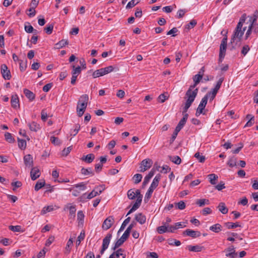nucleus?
I'll return each mask as SVG.
<instances>
[{
	"label": "nucleus",
	"instance_id": "obj_51",
	"mask_svg": "<svg viewBox=\"0 0 258 258\" xmlns=\"http://www.w3.org/2000/svg\"><path fill=\"white\" fill-rule=\"evenodd\" d=\"M53 29V25L52 24H49L44 29V31L47 34H51L52 32Z\"/></svg>",
	"mask_w": 258,
	"mask_h": 258
},
{
	"label": "nucleus",
	"instance_id": "obj_57",
	"mask_svg": "<svg viewBox=\"0 0 258 258\" xmlns=\"http://www.w3.org/2000/svg\"><path fill=\"white\" fill-rule=\"evenodd\" d=\"M104 74L105 75L113 71L114 67L112 66H109L104 68H102Z\"/></svg>",
	"mask_w": 258,
	"mask_h": 258
},
{
	"label": "nucleus",
	"instance_id": "obj_48",
	"mask_svg": "<svg viewBox=\"0 0 258 258\" xmlns=\"http://www.w3.org/2000/svg\"><path fill=\"white\" fill-rule=\"evenodd\" d=\"M9 229L14 232H23L22 230V227L20 225L13 226L10 225L9 226Z\"/></svg>",
	"mask_w": 258,
	"mask_h": 258
},
{
	"label": "nucleus",
	"instance_id": "obj_45",
	"mask_svg": "<svg viewBox=\"0 0 258 258\" xmlns=\"http://www.w3.org/2000/svg\"><path fill=\"white\" fill-rule=\"evenodd\" d=\"M104 75H105L103 73L102 68L94 71L92 74V76L94 78H98Z\"/></svg>",
	"mask_w": 258,
	"mask_h": 258
},
{
	"label": "nucleus",
	"instance_id": "obj_25",
	"mask_svg": "<svg viewBox=\"0 0 258 258\" xmlns=\"http://www.w3.org/2000/svg\"><path fill=\"white\" fill-rule=\"evenodd\" d=\"M24 93L26 97L30 101H33L35 97V95L32 91L27 89H24Z\"/></svg>",
	"mask_w": 258,
	"mask_h": 258
},
{
	"label": "nucleus",
	"instance_id": "obj_9",
	"mask_svg": "<svg viewBox=\"0 0 258 258\" xmlns=\"http://www.w3.org/2000/svg\"><path fill=\"white\" fill-rule=\"evenodd\" d=\"M114 222V218L112 216L107 217L103 222L102 228L103 230H107L109 229L113 225Z\"/></svg>",
	"mask_w": 258,
	"mask_h": 258
},
{
	"label": "nucleus",
	"instance_id": "obj_39",
	"mask_svg": "<svg viewBox=\"0 0 258 258\" xmlns=\"http://www.w3.org/2000/svg\"><path fill=\"white\" fill-rule=\"evenodd\" d=\"M45 185V182L44 180H39L36 182L34 189L36 191H38Z\"/></svg>",
	"mask_w": 258,
	"mask_h": 258
},
{
	"label": "nucleus",
	"instance_id": "obj_53",
	"mask_svg": "<svg viewBox=\"0 0 258 258\" xmlns=\"http://www.w3.org/2000/svg\"><path fill=\"white\" fill-rule=\"evenodd\" d=\"M53 210L52 206H48L44 207L41 212V215H44L47 212L52 211Z\"/></svg>",
	"mask_w": 258,
	"mask_h": 258
},
{
	"label": "nucleus",
	"instance_id": "obj_43",
	"mask_svg": "<svg viewBox=\"0 0 258 258\" xmlns=\"http://www.w3.org/2000/svg\"><path fill=\"white\" fill-rule=\"evenodd\" d=\"M169 158L171 161L173 162L174 163L176 164H179L181 163V158L178 156H169Z\"/></svg>",
	"mask_w": 258,
	"mask_h": 258
},
{
	"label": "nucleus",
	"instance_id": "obj_16",
	"mask_svg": "<svg viewBox=\"0 0 258 258\" xmlns=\"http://www.w3.org/2000/svg\"><path fill=\"white\" fill-rule=\"evenodd\" d=\"M11 103L12 107L13 108L16 109L17 107L20 108L19 99L17 94L12 96Z\"/></svg>",
	"mask_w": 258,
	"mask_h": 258
},
{
	"label": "nucleus",
	"instance_id": "obj_35",
	"mask_svg": "<svg viewBox=\"0 0 258 258\" xmlns=\"http://www.w3.org/2000/svg\"><path fill=\"white\" fill-rule=\"evenodd\" d=\"M5 140L9 143H13L15 142L14 138L12 136V134L8 132H6L5 134Z\"/></svg>",
	"mask_w": 258,
	"mask_h": 258
},
{
	"label": "nucleus",
	"instance_id": "obj_28",
	"mask_svg": "<svg viewBox=\"0 0 258 258\" xmlns=\"http://www.w3.org/2000/svg\"><path fill=\"white\" fill-rule=\"evenodd\" d=\"M217 208L219 211L223 214H226L228 212V209L225 206V204L224 203H220Z\"/></svg>",
	"mask_w": 258,
	"mask_h": 258
},
{
	"label": "nucleus",
	"instance_id": "obj_64",
	"mask_svg": "<svg viewBox=\"0 0 258 258\" xmlns=\"http://www.w3.org/2000/svg\"><path fill=\"white\" fill-rule=\"evenodd\" d=\"M80 129V125L79 124H75V129L71 132V136H75L78 133Z\"/></svg>",
	"mask_w": 258,
	"mask_h": 258
},
{
	"label": "nucleus",
	"instance_id": "obj_47",
	"mask_svg": "<svg viewBox=\"0 0 258 258\" xmlns=\"http://www.w3.org/2000/svg\"><path fill=\"white\" fill-rule=\"evenodd\" d=\"M175 207L176 209L179 210H183L185 208L186 205L185 203L183 201H180L178 203H174Z\"/></svg>",
	"mask_w": 258,
	"mask_h": 258
},
{
	"label": "nucleus",
	"instance_id": "obj_49",
	"mask_svg": "<svg viewBox=\"0 0 258 258\" xmlns=\"http://www.w3.org/2000/svg\"><path fill=\"white\" fill-rule=\"evenodd\" d=\"M236 158L235 157L233 156L229 159L227 163V164L229 165V167H233L234 166H236Z\"/></svg>",
	"mask_w": 258,
	"mask_h": 258
},
{
	"label": "nucleus",
	"instance_id": "obj_23",
	"mask_svg": "<svg viewBox=\"0 0 258 258\" xmlns=\"http://www.w3.org/2000/svg\"><path fill=\"white\" fill-rule=\"evenodd\" d=\"M135 220L141 224H143L146 222V218L142 213H140L136 215Z\"/></svg>",
	"mask_w": 258,
	"mask_h": 258
},
{
	"label": "nucleus",
	"instance_id": "obj_50",
	"mask_svg": "<svg viewBox=\"0 0 258 258\" xmlns=\"http://www.w3.org/2000/svg\"><path fill=\"white\" fill-rule=\"evenodd\" d=\"M157 231L159 234H163L166 232H168V227L163 224V225L158 227L157 228Z\"/></svg>",
	"mask_w": 258,
	"mask_h": 258
},
{
	"label": "nucleus",
	"instance_id": "obj_41",
	"mask_svg": "<svg viewBox=\"0 0 258 258\" xmlns=\"http://www.w3.org/2000/svg\"><path fill=\"white\" fill-rule=\"evenodd\" d=\"M72 68L73 69L72 74V76L78 77V76L81 73V68L79 66H78L77 67H75L74 65L72 66Z\"/></svg>",
	"mask_w": 258,
	"mask_h": 258
},
{
	"label": "nucleus",
	"instance_id": "obj_19",
	"mask_svg": "<svg viewBox=\"0 0 258 258\" xmlns=\"http://www.w3.org/2000/svg\"><path fill=\"white\" fill-rule=\"evenodd\" d=\"M99 193L98 192V191H95V189L93 190L90 193H89L87 196L86 194H83L81 197V200H83L86 199H91L97 195H99Z\"/></svg>",
	"mask_w": 258,
	"mask_h": 258
},
{
	"label": "nucleus",
	"instance_id": "obj_7",
	"mask_svg": "<svg viewBox=\"0 0 258 258\" xmlns=\"http://www.w3.org/2000/svg\"><path fill=\"white\" fill-rule=\"evenodd\" d=\"M153 161L151 159L148 158L143 160L141 163V172H144L149 169L152 165Z\"/></svg>",
	"mask_w": 258,
	"mask_h": 258
},
{
	"label": "nucleus",
	"instance_id": "obj_10",
	"mask_svg": "<svg viewBox=\"0 0 258 258\" xmlns=\"http://www.w3.org/2000/svg\"><path fill=\"white\" fill-rule=\"evenodd\" d=\"M195 94H193L191 95H189V97L187 98V100L185 103L183 109L182 114L186 113L188 109L190 107L192 102L194 101L195 99Z\"/></svg>",
	"mask_w": 258,
	"mask_h": 258
},
{
	"label": "nucleus",
	"instance_id": "obj_4",
	"mask_svg": "<svg viewBox=\"0 0 258 258\" xmlns=\"http://www.w3.org/2000/svg\"><path fill=\"white\" fill-rule=\"evenodd\" d=\"M223 81L224 78H220L217 81L215 87L213 89H212L211 91L208 92L204 97H207V100H208V98H210V101H212L216 97V94L218 93L219 90L220 89Z\"/></svg>",
	"mask_w": 258,
	"mask_h": 258
},
{
	"label": "nucleus",
	"instance_id": "obj_2",
	"mask_svg": "<svg viewBox=\"0 0 258 258\" xmlns=\"http://www.w3.org/2000/svg\"><path fill=\"white\" fill-rule=\"evenodd\" d=\"M243 24V23L241 22H239L234 31L230 40V43L232 45L230 50L235 49H236V46H239L240 45L239 43L241 40L242 36L243 35L244 32L246 29V27H244L242 30Z\"/></svg>",
	"mask_w": 258,
	"mask_h": 258
},
{
	"label": "nucleus",
	"instance_id": "obj_27",
	"mask_svg": "<svg viewBox=\"0 0 258 258\" xmlns=\"http://www.w3.org/2000/svg\"><path fill=\"white\" fill-rule=\"evenodd\" d=\"M73 245V240L72 238H70L67 242V244L65 248L64 253L69 254L70 253L71 249Z\"/></svg>",
	"mask_w": 258,
	"mask_h": 258
},
{
	"label": "nucleus",
	"instance_id": "obj_34",
	"mask_svg": "<svg viewBox=\"0 0 258 258\" xmlns=\"http://www.w3.org/2000/svg\"><path fill=\"white\" fill-rule=\"evenodd\" d=\"M81 172L82 174L84 175H94V173L93 172L92 169L91 168H82L81 170Z\"/></svg>",
	"mask_w": 258,
	"mask_h": 258
},
{
	"label": "nucleus",
	"instance_id": "obj_59",
	"mask_svg": "<svg viewBox=\"0 0 258 258\" xmlns=\"http://www.w3.org/2000/svg\"><path fill=\"white\" fill-rule=\"evenodd\" d=\"M50 141L54 145L59 146L61 144V142L57 137L52 136L50 138Z\"/></svg>",
	"mask_w": 258,
	"mask_h": 258
},
{
	"label": "nucleus",
	"instance_id": "obj_3",
	"mask_svg": "<svg viewBox=\"0 0 258 258\" xmlns=\"http://www.w3.org/2000/svg\"><path fill=\"white\" fill-rule=\"evenodd\" d=\"M89 97L88 95H83L78 102L77 106V113L79 117H81L84 113L87 106Z\"/></svg>",
	"mask_w": 258,
	"mask_h": 258
},
{
	"label": "nucleus",
	"instance_id": "obj_1",
	"mask_svg": "<svg viewBox=\"0 0 258 258\" xmlns=\"http://www.w3.org/2000/svg\"><path fill=\"white\" fill-rule=\"evenodd\" d=\"M243 24V23L241 22H239L234 31L230 40V43L232 45L230 50L235 49H236V46H239L240 45L239 43L241 40L242 36L243 35L244 32L246 29V27H244L242 30Z\"/></svg>",
	"mask_w": 258,
	"mask_h": 258
},
{
	"label": "nucleus",
	"instance_id": "obj_29",
	"mask_svg": "<svg viewBox=\"0 0 258 258\" xmlns=\"http://www.w3.org/2000/svg\"><path fill=\"white\" fill-rule=\"evenodd\" d=\"M222 226L219 223H217L216 224L212 225L209 228L211 231L214 232L215 233H219L220 231L222 230Z\"/></svg>",
	"mask_w": 258,
	"mask_h": 258
},
{
	"label": "nucleus",
	"instance_id": "obj_6",
	"mask_svg": "<svg viewBox=\"0 0 258 258\" xmlns=\"http://www.w3.org/2000/svg\"><path fill=\"white\" fill-rule=\"evenodd\" d=\"M1 72L3 78L5 80H9L12 78L10 71L5 64H3L1 67Z\"/></svg>",
	"mask_w": 258,
	"mask_h": 258
},
{
	"label": "nucleus",
	"instance_id": "obj_46",
	"mask_svg": "<svg viewBox=\"0 0 258 258\" xmlns=\"http://www.w3.org/2000/svg\"><path fill=\"white\" fill-rule=\"evenodd\" d=\"M86 185V183L82 182L74 185V187L79 188V191H83L86 190V189L87 188Z\"/></svg>",
	"mask_w": 258,
	"mask_h": 258
},
{
	"label": "nucleus",
	"instance_id": "obj_32",
	"mask_svg": "<svg viewBox=\"0 0 258 258\" xmlns=\"http://www.w3.org/2000/svg\"><path fill=\"white\" fill-rule=\"evenodd\" d=\"M126 239L124 238H122V236L120 237L117 241L114 243V246L112 248V250H115L116 248L120 246Z\"/></svg>",
	"mask_w": 258,
	"mask_h": 258
},
{
	"label": "nucleus",
	"instance_id": "obj_11",
	"mask_svg": "<svg viewBox=\"0 0 258 258\" xmlns=\"http://www.w3.org/2000/svg\"><path fill=\"white\" fill-rule=\"evenodd\" d=\"M183 234L190 236L192 238H196L201 236V232L198 231L187 229L183 232Z\"/></svg>",
	"mask_w": 258,
	"mask_h": 258
},
{
	"label": "nucleus",
	"instance_id": "obj_15",
	"mask_svg": "<svg viewBox=\"0 0 258 258\" xmlns=\"http://www.w3.org/2000/svg\"><path fill=\"white\" fill-rule=\"evenodd\" d=\"M198 84H195V83H194V84L192 85H191L189 89H188V90L186 91V93H185V98H188L189 97V95H192L193 94H194V93L196 94L195 95V98L196 97L197 95V94H198V88H196L194 90H192L194 88H195L196 87V86L198 85Z\"/></svg>",
	"mask_w": 258,
	"mask_h": 258
},
{
	"label": "nucleus",
	"instance_id": "obj_36",
	"mask_svg": "<svg viewBox=\"0 0 258 258\" xmlns=\"http://www.w3.org/2000/svg\"><path fill=\"white\" fill-rule=\"evenodd\" d=\"M225 225L227 227V228L229 229H233L236 227H241V225L239 224L238 222L232 223V222H226L225 223Z\"/></svg>",
	"mask_w": 258,
	"mask_h": 258
},
{
	"label": "nucleus",
	"instance_id": "obj_22",
	"mask_svg": "<svg viewBox=\"0 0 258 258\" xmlns=\"http://www.w3.org/2000/svg\"><path fill=\"white\" fill-rule=\"evenodd\" d=\"M160 179L161 175L160 174H157L154 178L150 187L155 189L158 186Z\"/></svg>",
	"mask_w": 258,
	"mask_h": 258
},
{
	"label": "nucleus",
	"instance_id": "obj_12",
	"mask_svg": "<svg viewBox=\"0 0 258 258\" xmlns=\"http://www.w3.org/2000/svg\"><path fill=\"white\" fill-rule=\"evenodd\" d=\"M40 175V171L38 167H32L30 172V176L32 180H35L38 178Z\"/></svg>",
	"mask_w": 258,
	"mask_h": 258
},
{
	"label": "nucleus",
	"instance_id": "obj_37",
	"mask_svg": "<svg viewBox=\"0 0 258 258\" xmlns=\"http://www.w3.org/2000/svg\"><path fill=\"white\" fill-rule=\"evenodd\" d=\"M209 181L211 184L214 185L216 184V180L218 179V176L214 173L210 174L208 175Z\"/></svg>",
	"mask_w": 258,
	"mask_h": 258
},
{
	"label": "nucleus",
	"instance_id": "obj_52",
	"mask_svg": "<svg viewBox=\"0 0 258 258\" xmlns=\"http://www.w3.org/2000/svg\"><path fill=\"white\" fill-rule=\"evenodd\" d=\"M209 203V200L205 199H200L196 202V204L200 207H202L204 206L205 204L208 205Z\"/></svg>",
	"mask_w": 258,
	"mask_h": 258
},
{
	"label": "nucleus",
	"instance_id": "obj_61",
	"mask_svg": "<svg viewBox=\"0 0 258 258\" xmlns=\"http://www.w3.org/2000/svg\"><path fill=\"white\" fill-rule=\"evenodd\" d=\"M142 179V175L141 174H136L133 177V179L134 180V183L135 184L139 183L141 182Z\"/></svg>",
	"mask_w": 258,
	"mask_h": 258
},
{
	"label": "nucleus",
	"instance_id": "obj_58",
	"mask_svg": "<svg viewBox=\"0 0 258 258\" xmlns=\"http://www.w3.org/2000/svg\"><path fill=\"white\" fill-rule=\"evenodd\" d=\"M25 30L26 32L29 33L34 32L35 34H36L37 33V31L35 29H34L33 27L31 25H25Z\"/></svg>",
	"mask_w": 258,
	"mask_h": 258
},
{
	"label": "nucleus",
	"instance_id": "obj_18",
	"mask_svg": "<svg viewBox=\"0 0 258 258\" xmlns=\"http://www.w3.org/2000/svg\"><path fill=\"white\" fill-rule=\"evenodd\" d=\"M136 223L135 221H132L131 224L128 226L124 233L122 234V238H125L126 239L128 238L130 236L132 229L135 226Z\"/></svg>",
	"mask_w": 258,
	"mask_h": 258
},
{
	"label": "nucleus",
	"instance_id": "obj_26",
	"mask_svg": "<svg viewBox=\"0 0 258 258\" xmlns=\"http://www.w3.org/2000/svg\"><path fill=\"white\" fill-rule=\"evenodd\" d=\"M203 248V246L198 245L194 246L189 245L187 246V248L190 251L200 252L202 250Z\"/></svg>",
	"mask_w": 258,
	"mask_h": 258
},
{
	"label": "nucleus",
	"instance_id": "obj_54",
	"mask_svg": "<svg viewBox=\"0 0 258 258\" xmlns=\"http://www.w3.org/2000/svg\"><path fill=\"white\" fill-rule=\"evenodd\" d=\"M135 2L136 0H132L129 2L126 6V9H130L133 8L139 3V0H137L136 3Z\"/></svg>",
	"mask_w": 258,
	"mask_h": 258
},
{
	"label": "nucleus",
	"instance_id": "obj_60",
	"mask_svg": "<svg viewBox=\"0 0 258 258\" xmlns=\"http://www.w3.org/2000/svg\"><path fill=\"white\" fill-rule=\"evenodd\" d=\"M180 132V130L175 128L172 135V137L170 140V144H172L174 141V140H175L177 135H178V133Z\"/></svg>",
	"mask_w": 258,
	"mask_h": 258
},
{
	"label": "nucleus",
	"instance_id": "obj_33",
	"mask_svg": "<svg viewBox=\"0 0 258 258\" xmlns=\"http://www.w3.org/2000/svg\"><path fill=\"white\" fill-rule=\"evenodd\" d=\"M197 24V21L196 20H192L190 22L186 24L184 27V30L187 31L190 29L193 28Z\"/></svg>",
	"mask_w": 258,
	"mask_h": 258
},
{
	"label": "nucleus",
	"instance_id": "obj_8",
	"mask_svg": "<svg viewBox=\"0 0 258 258\" xmlns=\"http://www.w3.org/2000/svg\"><path fill=\"white\" fill-rule=\"evenodd\" d=\"M224 252H226L225 256L229 258H236L237 253L235 251V248L234 246H230L226 248Z\"/></svg>",
	"mask_w": 258,
	"mask_h": 258
},
{
	"label": "nucleus",
	"instance_id": "obj_38",
	"mask_svg": "<svg viewBox=\"0 0 258 258\" xmlns=\"http://www.w3.org/2000/svg\"><path fill=\"white\" fill-rule=\"evenodd\" d=\"M17 140L19 148L21 150H25L26 148V141L25 140L21 139L19 138H18Z\"/></svg>",
	"mask_w": 258,
	"mask_h": 258
},
{
	"label": "nucleus",
	"instance_id": "obj_44",
	"mask_svg": "<svg viewBox=\"0 0 258 258\" xmlns=\"http://www.w3.org/2000/svg\"><path fill=\"white\" fill-rule=\"evenodd\" d=\"M154 189L153 188H151L150 187L149 188L147 192H146V195H145V199H144V201L145 203H147L149 199L151 198V196H152V194L154 191Z\"/></svg>",
	"mask_w": 258,
	"mask_h": 258
},
{
	"label": "nucleus",
	"instance_id": "obj_17",
	"mask_svg": "<svg viewBox=\"0 0 258 258\" xmlns=\"http://www.w3.org/2000/svg\"><path fill=\"white\" fill-rule=\"evenodd\" d=\"M227 45V37L225 36L224 37L222 40L220 46V54H224L226 53V48Z\"/></svg>",
	"mask_w": 258,
	"mask_h": 258
},
{
	"label": "nucleus",
	"instance_id": "obj_13",
	"mask_svg": "<svg viewBox=\"0 0 258 258\" xmlns=\"http://www.w3.org/2000/svg\"><path fill=\"white\" fill-rule=\"evenodd\" d=\"M24 162L26 167H32L33 166V160L31 155L27 154L24 157Z\"/></svg>",
	"mask_w": 258,
	"mask_h": 258
},
{
	"label": "nucleus",
	"instance_id": "obj_62",
	"mask_svg": "<svg viewBox=\"0 0 258 258\" xmlns=\"http://www.w3.org/2000/svg\"><path fill=\"white\" fill-rule=\"evenodd\" d=\"M195 157L199 160L201 163H203L205 161V157L204 156L200 154V153L197 152L195 154Z\"/></svg>",
	"mask_w": 258,
	"mask_h": 258
},
{
	"label": "nucleus",
	"instance_id": "obj_20",
	"mask_svg": "<svg viewBox=\"0 0 258 258\" xmlns=\"http://www.w3.org/2000/svg\"><path fill=\"white\" fill-rule=\"evenodd\" d=\"M155 170L154 169H152L149 172L148 175H147L145 178L144 181L143 182V187H144L148 183L150 179L155 174Z\"/></svg>",
	"mask_w": 258,
	"mask_h": 258
},
{
	"label": "nucleus",
	"instance_id": "obj_21",
	"mask_svg": "<svg viewBox=\"0 0 258 258\" xmlns=\"http://www.w3.org/2000/svg\"><path fill=\"white\" fill-rule=\"evenodd\" d=\"M95 159V155L92 154L90 153L89 154H87L85 156H83L81 158V160L83 161L86 162L87 163H91L93 162V161Z\"/></svg>",
	"mask_w": 258,
	"mask_h": 258
},
{
	"label": "nucleus",
	"instance_id": "obj_31",
	"mask_svg": "<svg viewBox=\"0 0 258 258\" xmlns=\"http://www.w3.org/2000/svg\"><path fill=\"white\" fill-rule=\"evenodd\" d=\"M30 130L31 131L37 132L40 129L39 124H37L36 122L33 121L28 124Z\"/></svg>",
	"mask_w": 258,
	"mask_h": 258
},
{
	"label": "nucleus",
	"instance_id": "obj_55",
	"mask_svg": "<svg viewBox=\"0 0 258 258\" xmlns=\"http://www.w3.org/2000/svg\"><path fill=\"white\" fill-rule=\"evenodd\" d=\"M130 220H131V218L130 217H128L124 220V221L122 223V224L120 226V228L119 231H118V232H119L122 231L125 228L126 225L130 222Z\"/></svg>",
	"mask_w": 258,
	"mask_h": 258
},
{
	"label": "nucleus",
	"instance_id": "obj_40",
	"mask_svg": "<svg viewBox=\"0 0 258 258\" xmlns=\"http://www.w3.org/2000/svg\"><path fill=\"white\" fill-rule=\"evenodd\" d=\"M124 251V249L122 248H119L116 251L114 252L116 258H125V254L123 253Z\"/></svg>",
	"mask_w": 258,
	"mask_h": 258
},
{
	"label": "nucleus",
	"instance_id": "obj_24",
	"mask_svg": "<svg viewBox=\"0 0 258 258\" xmlns=\"http://www.w3.org/2000/svg\"><path fill=\"white\" fill-rule=\"evenodd\" d=\"M112 237L111 233H108L105 238L103 239L102 247L107 248L110 243V239Z\"/></svg>",
	"mask_w": 258,
	"mask_h": 258
},
{
	"label": "nucleus",
	"instance_id": "obj_63",
	"mask_svg": "<svg viewBox=\"0 0 258 258\" xmlns=\"http://www.w3.org/2000/svg\"><path fill=\"white\" fill-rule=\"evenodd\" d=\"M203 78V75L197 74L194 76L193 80L195 84H199Z\"/></svg>",
	"mask_w": 258,
	"mask_h": 258
},
{
	"label": "nucleus",
	"instance_id": "obj_14",
	"mask_svg": "<svg viewBox=\"0 0 258 258\" xmlns=\"http://www.w3.org/2000/svg\"><path fill=\"white\" fill-rule=\"evenodd\" d=\"M198 84H195V83H194V84L192 85H191L189 89H188V90L186 91V93H185V98H188L189 97V95H192L193 94H194V93L196 94L195 95V98L196 97L197 95V94H198V88H196L194 90H192L194 88H195L196 87V86L198 85Z\"/></svg>",
	"mask_w": 258,
	"mask_h": 258
},
{
	"label": "nucleus",
	"instance_id": "obj_30",
	"mask_svg": "<svg viewBox=\"0 0 258 258\" xmlns=\"http://www.w3.org/2000/svg\"><path fill=\"white\" fill-rule=\"evenodd\" d=\"M69 44L68 40L62 39L55 44V49H60Z\"/></svg>",
	"mask_w": 258,
	"mask_h": 258
},
{
	"label": "nucleus",
	"instance_id": "obj_5",
	"mask_svg": "<svg viewBox=\"0 0 258 258\" xmlns=\"http://www.w3.org/2000/svg\"><path fill=\"white\" fill-rule=\"evenodd\" d=\"M207 104V98L203 97L197 109L196 115L199 116L201 114H205V112H203V110Z\"/></svg>",
	"mask_w": 258,
	"mask_h": 258
},
{
	"label": "nucleus",
	"instance_id": "obj_42",
	"mask_svg": "<svg viewBox=\"0 0 258 258\" xmlns=\"http://www.w3.org/2000/svg\"><path fill=\"white\" fill-rule=\"evenodd\" d=\"M85 237V231L82 230L80 234L77 238V240L76 241V246H79L81 242L84 239Z\"/></svg>",
	"mask_w": 258,
	"mask_h": 258
},
{
	"label": "nucleus",
	"instance_id": "obj_56",
	"mask_svg": "<svg viewBox=\"0 0 258 258\" xmlns=\"http://www.w3.org/2000/svg\"><path fill=\"white\" fill-rule=\"evenodd\" d=\"M127 196L130 200H134L136 198L134 190L133 189H130L127 191Z\"/></svg>",
	"mask_w": 258,
	"mask_h": 258
}]
</instances>
